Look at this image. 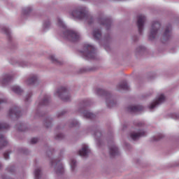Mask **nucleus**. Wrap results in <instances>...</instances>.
I'll list each match as a JSON object with an SVG mask.
<instances>
[{"mask_svg":"<svg viewBox=\"0 0 179 179\" xmlns=\"http://www.w3.org/2000/svg\"><path fill=\"white\" fill-rule=\"evenodd\" d=\"M73 17H76V19L84 20L91 24L93 22V17L89 15V13L86 11V10H73L71 13Z\"/></svg>","mask_w":179,"mask_h":179,"instance_id":"f257e3e1","label":"nucleus"},{"mask_svg":"<svg viewBox=\"0 0 179 179\" xmlns=\"http://www.w3.org/2000/svg\"><path fill=\"white\" fill-rule=\"evenodd\" d=\"M62 37L64 40L75 43V41H78L80 38V34L76 31L66 29L63 32Z\"/></svg>","mask_w":179,"mask_h":179,"instance_id":"f03ea898","label":"nucleus"},{"mask_svg":"<svg viewBox=\"0 0 179 179\" xmlns=\"http://www.w3.org/2000/svg\"><path fill=\"white\" fill-rule=\"evenodd\" d=\"M85 59H94L96 58V49L94 46L86 44L84 45V50L81 51Z\"/></svg>","mask_w":179,"mask_h":179,"instance_id":"7ed1b4c3","label":"nucleus"},{"mask_svg":"<svg viewBox=\"0 0 179 179\" xmlns=\"http://www.w3.org/2000/svg\"><path fill=\"white\" fill-rule=\"evenodd\" d=\"M55 95L59 97L61 100L63 101H71V94L69 93V91L66 87H62L59 88L56 93Z\"/></svg>","mask_w":179,"mask_h":179,"instance_id":"20e7f679","label":"nucleus"},{"mask_svg":"<svg viewBox=\"0 0 179 179\" xmlns=\"http://www.w3.org/2000/svg\"><path fill=\"white\" fill-rule=\"evenodd\" d=\"M159 29H160L159 22H155L152 23L151 26V29H150V40H153V38H156V37H157V34H159Z\"/></svg>","mask_w":179,"mask_h":179,"instance_id":"39448f33","label":"nucleus"},{"mask_svg":"<svg viewBox=\"0 0 179 179\" xmlns=\"http://www.w3.org/2000/svg\"><path fill=\"white\" fill-rule=\"evenodd\" d=\"M52 166H55V171L57 176H61L64 174V165L60 161L54 160L52 162Z\"/></svg>","mask_w":179,"mask_h":179,"instance_id":"423d86ee","label":"nucleus"},{"mask_svg":"<svg viewBox=\"0 0 179 179\" xmlns=\"http://www.w3.org/2000/svg\"><path fill=\"white\" fill-rule=\"evenodd\" d=\"M145 22H146V17H145V15H138L137 20V26L140 34H142V31H143V25L145 24Z\"/></svg>","mask_w":179,"mask_h":179,"instance_id":"0eeeda50","label":"nucleus"},{"mask_svg":"<svg viewBox=\"0 0 179 179\" xmlns=\"http://www.w3.org/2000/svg\"><path fill=\"white\" fill-rule=\"evenodd\" d=\"M164 101H166V97L164 96V95L163 94L159 95L158 99L150 104V110H153V108H155V107H157L159 104H162V103H164Z\"/></svg>","mask_w":179,"mask_h":179,"instance_id":"6e6552de","label":"nucleus"},{"mask_svg":"<svg viewBox=\"0 0 179 179\" xmlns=\"http://www.w3.org/2000/svg\"><path fill=\"white\" fill-rule=\"evenodd\" d=\"M143 110V107L141 105L138 106H134V105H130L127 107V111L129 113H139V111H142Z\"/></svg>","mask_w":179,"mask_h":179,"instance_id":"1a4fd4ad","label":"nucleus"},{"mask_svg":"<svg viewBox=\"0 0 179 179\" xmlns=\"http://www.w3.org/2000/svg\"><path fill=\"white\" fill-rule=\"evenodd\" d=\"M146 135V132L145 131H139L138 132H132L130 134V137L133 141H137L139 138H142V136H145Z\"/></svg>","mask_w":179,"mask_h":179,"instance_id":"9d476101","label":"nucleus"},{"mask_svg":"<svg viewBox=\"0 0 179 179\" xmlns=\"http://www.w3.org/2000/svg\"><path fill=\"white\" fill-rule=\"evenodd\" d=\"M79 155L82 156L83 157H86L90 153V150L89 149V147L86 145H84L81 150L78 152Z\"/></svg>","mask_w":179,"mask_h":179,"instance_id":"9b49d317","label":"nucleus"},{"mask_svg":"<svg viewBox=\"0 0 179 179\" xmlns=\"http://www.w3.org/2000/svg\"><path fill=\"white\" fill-rule=\"evenodd\" d=\"M164 40H169L171 37V25H169L166 27L163 34Z\"/></svg>","mask_w":179,"mask_h":179,"instance_id":"f8f14e48","label":"nucleus"},{"mask_svg":"<svg viewBox=\"0 0 179 179\" xmlns=\"http://www.w3.org/2000/svg\"><path fill=\"white\" fill-rule=\"evenodd\" d=\"M21 113L22 112H20V110H19L18 107H14L9 110L8 114H9L10 117H12V115H15V117H20Z\"/></svg>","mask_w":179,"mask_h":179,"instance_id":"ddd939ff","label":"nucleus"},{"mask_svg":"<svg viewBox=\"0 0 179 179\" xmlns=\"http://www.w3.org/2000/svg\"><path fill=\"white\" fill-rule=\"evenodd\" d=\"M99 22L101 24L106 26V29H108L111 26V20L108 18H99Z\"/></svg>","mask_w":179,"mask_h":179,"instance_id":"4468645a","label":"nucleus"},{"mask_svg":"<svg viewBox=\"0 0 179 179\" xmlns=\"http://www.w3.org/2000/svg\"><path fill=\"white\" fill-rule=\"evenodd\" d=\"M37 81H38L37 76H32L28 80H27L26 83L27 85H36L37 83Z\"/></svg>","mask_w":179,"mask_h":179,"instance_id":"2eb2a0df","label":"nucleus"},{"mask_svg":"<svg viewBox=\"0 0 179 179\" xmlns=\"http://www.w3.org/2000/svg\"><path fill=\"white\" fill-rule=\"evenodd\" d=\"M106 105L107 107L111 108V107H114V106H115V101L113 100V98H111V96H108L106 98Z\"/></svg>","mask_w":179,"mask_h":179,"instance_id":"dca6fc26","label":"nucleus"},{"mask_svg":"<svg viewBox=\"0 0 179 179\" xmlns=\"http://www.w3.org/2000/svg\"><path fill=\"white\" fill-rule=\"evenodd\" d=\"M110 156H117L118 155V148L115 145H112L109 148Z\"/></svg>","mask_w":179,"mask_h":179,"instance_id":"f3484780","label":"nucleus"},{"mask_svg":"<svg viewBox=\"0 0 179 179\" xmlns=\"http://www.w3.org/2000/svg\"><path fill=\"white\" fill-rule=\"evenodd\" d=\"M11 80H12V76L9 75H6L4 76V78L1 80V85H3V86H5V85H8V83H9V82H10Z\"/></svg>","mask_w":179,"mask_h":179,"instance_id":"a211bd4d","label":"nucleus"},{"mask_svg":"<svg viewBox=\"0 0 179 179\" xmlns=\"http://www.w3.org/2000/svg\"><path fill=\"white\" fill-rule=\"evenodd\" d=\"M8 145V141L5 137L0 134V149H2V147L6 146Z\"/></svg>","mask_w":179,"mask_h":179,"instance_id":"6ab92c4d","label":"nucleus"},{"mask_svg":"<svg viewBox=\"0 0 179 179\" xmlns=\"http://www.w3.org/2000/svg\"><path fill=\"white\" fill-rule=\"evenodd\" d=\"M119 89H122L123 90H128L129 89V86L126 81H123L118 85Z\"/></svg>","mask_w":179,"mask_h":179,"instance_id":"aec40b11","label":"nucleus"},{"mask_svg":"<svg viewBox=\"0 0 179 179\" xmlns=\"http://www.w3.org/2000/svg\"><path fill=\"white\" fill-rule=\"evenodd\" d=\"M93 36L94 38H96V40H99V38H101V31H100V29H95L93 31Z\"/></svg>","mask_w":179,"mask_h":179,"instance_id":"412c9836","label":"nucleus"},{"mask_svg":"<svg viewBox=\"0 0 179 179\" xmlns=\"http://www.w3.org/2000/svg\"><path fill=\"white\" fill-rule=\"evenodd\" d=\"M12 90L13 92H14V93H16L17 94H20L23 92V90L17 85L13 86Z\"/></svg>","mask_w":179,"mask_h":179,"instance_id":"4be33fe9","label":"nucleus"},{"mask_svg":"<svg viewBox=\"0 0 179 179\" xmlns=\"http://www.w3.org/2000/svg\"><path fill=\"white\" fill-rule=\"evenodd\" d=\"M48 103H50V96L48 95H45L41 103H40V106H47Z\"/></svg>","mask_w":179,"mask_h":179,"instance_id":"5701e85b","label":"nucleus"},{"mask_svg":"<svg viewBox=\"0 0 179 179\" xmlns=\"http://www.w3.org/2000/svg\"><path fill=\"white\" fill-rule=\"evenodd\" d=\"M34 176L35 179H40V177H41V169H40L39 168L35 169Z\"/></svg>","mask_w":179,"mask_h":179,"instance_id":"b1692460","label":"nucleus"},{"mask_svg":"<svg viewBox=\"0 0 179 179\" xmlns=\"http://www.w3.org/2000/svg\"><path fill=\"white\" fill-rule=\"evenodd\" d=\"M83 115L85 117V118H93V117H94V115L87 110H85L83 112Z\"/></svg>","mask_w":179,"mask_h":179,"instance_id":"393cba45","label":"nucleus"},{"mask_svg":"<svg viewBox=\"0 0 179 179\" xmlns=\"http://www.w3.org/2000/svg\"><path fill=\"white\" fill-rule=\"evenodd\" d=\"M9 128V124L6 123H0V131H5Z\"/></svg>","mask_w":179,"mask_h":179,"instance_id":"a878e982","label":"nucleus"},{"mask_svg":"<svg viewBox=\"0 0 179 179\" xmlns=\"http://www.w3.org/2000/svg\"><path fill=\"white\" fill-rule=\"evenodd\" d=\"M57 24L60 27H63V29H66V27L65 26V24L62 21V20H61V18L57 19Z\"/></svg>","mask_w":179,"mask_h":179,"instance_id":"bb28decb","label":"nucleus"},{"mask_svg":"<svg viewBox=\"0 0 179 179\" xmlns=\"http://www.w3.org/2000/svg\"><path fill=\"white\" fill-rule=\"evenodd\" d=\"M70 166H71V169L72 171H73V170H75V167H76V160L71 159Z\"/></svg>","mask_w":179,"mask_h":179,"instance_id":"cd10ccee","label":"nucleus"},{"mask_svg":"<svg viewBox=\"0 0 179 179\" xmlns=\"http://www.w3.org/2000/svg\"><path fill=\"white\" fill-rule=\"evenodd\" d=\"M50 61H52V62H54L55 64L59 63V61H58V59L57 58H55V55H51L50 57Z\"/></svg>","mask_w":179,"mask_h":179,"instance_id":"c85d7f7f","label":"nucleus"},{"mask_svg":"<svg viewBox=\"0 0 179 179\" xmlns=\"http://www.w3.org/2000/svg\"><path fill=\"white\" fill-rule=\"evenodd\" d=\"M50 27V22L47 21L43 24V29L45 30L46 29H48Z\"/></svg>","mask_w":179,"mask_h":179,"instance_id":"c756f323","label":"nucleus"},{"mask_svg":"<svg viewBox=\"0 0 179 179\" xmlns=\"http://www.w3.org/2000/svg\"><path fill=\"white\" fill-rule=\"evenodd\" d=\"M38 142V138H31V143L32 145H34V143H37Z\"/></svg>","mask_w":179,"mask_h":179,"instance_id":"7c9ffc66","label":"nucleus"},{"mask_svg":"<svg viewBox=\"0 0 179 179\" xmlns=\"http://www.w3.org/2000/svg\"><path fill=\"white\" fill-rule=\"evenodd\" d=\"M9 153H10L9 151L4 152L3 156L6 160H8V159H9Z\"/></svg>","mask_w":179,"mask_h":179,"instance_id":"2f4dec72","label":"nucleus"},{"mask_svg":"<svg viewBox=\"0 0 179 179\" xmlns=\"http://www.w3.org/2000/svg\"><path fill=\"white\" fill-rule=\"evenodd\" d=\"M19 131H24V125L22 124H20V127H17Z\"/></svg>","mask_w":179,"mask_h":179,"instance_id":"473e14b6","label":"nucleus"},{"mask_svg":"<svg viewBox=\"0 0 179 179\" xmlns=\"http://www.w3.org/2000/svg\"><path fill=\"white\" fill-rule=\"evenodd\" d=\"M96 93L98 94H103L104 93V90L100 88L96 89Z\"/></svg>","mask_w":179,"mask_h":179,"instance_id":"72a5a7b5","label":"nucleus"},{"mask_svg":"<svg viewBox=\"0 0 179 179\" xmlns=\"http://www.w3.org/2000/svg\"><path fill=\"white\" fill-rule=\"evenodd\" d=\"M3 31H4V33H6L8 36H9V29L5 27V28H3Z\"/></svg>","mask_w":179,"mask_h":179,"instance_id":"f704fd0d","label":"nucleus"},{"mask_svg":"<svg viewBox=\"0 0 179 179\" xmlns=\"http://www.w3.org/2000/svg\"><path fill=\"white\" fill-rule=\"evenodd\" d=\"M27 10H29V12H30V10H31V7H27L25 10H24V13L27 14Z\"/></svg>","mask_w":179,"mask_h":179,"instance_id":"c9c22d12","label":"nucleus"},{"mask_svg":"<svg viewBox=\"0 0 179 179\" xmlns=\"http://www.w3.org/2000/svg\"><path fill=\"white\" fill-rule=\"evenodd\" d=\"M62 134H59L56 136V139H62Z\"/></svg>","mask_w":179,"mask_h":179,"instance_id":"e433bc0d","label":"nucleus"},{"mask_svg":"<svg viewBox=\"0 0 179 179\" xmlns=\"http://www.w3.org/2000/svg\"><path fill=\"white\" fill-rule=\"evenodd\" d=\"M100 135H101V133H100V131H96L95 133V136H100Z\"/></svg>","mask_w":179,"mask_h":179,"instance_id":"4c0bfd02","label":"nucleus"},{"mask_svg":"<svg viewBox=\"0 0 179 179\" xmlns=\"http://www.w3.org/2000/svg\"><path fill=\"white\" fill-rule=\"evenodd\" d=\"M2 103H6V99H0V104H2Z\"/></svg>","mask_w":179,"mask_h":179,"instance_id":"58836bf2","label":"nucleus"},{"mask_svg":"<svg viewBox=\"0 0 179 179\" xmlns=\"http://www.w3.org/2000/svg\"><path fill=\"white\" fill-rule=\"evenodd\" d=\"M29 99H30V96H28L26 98L25 101H29Z\"/></svg>","mask_w":179,"mask_h":179,"instance_id":"ea45409f","label":"nucleus"},{"mask_svg":"<svg viewBox=\"0 0 179 179\" xmlns=\"http://www.w3.org/2000/svg\"><path fill=\"white\" fill-rule=\"evenodd\" d=\"M139 48H140V51H142V50H143V48L142 47H140Z\"/></svg>","mask_w":179,"mask_h":179,"instance_id":"a19ab883","label":"nucleus"},{"mask_svg":"<svg viewBox=\"0 0 179 179\" xmlns=\"http://www.w3.org/2000/svg\"><path fill=\"white\" fill-rule=\"evenodd\" d=\"M142 126V123H138V127H141Z\"/></svg>","mask_w":179,"mask_h":179,"instance_id":"79ce46f5","label":"nucleus"},{"mask_svg":"<svg viewBox=\"0 0 179 179\" xmlns=\"http://www.w3.org/2000/svg\"><path fill=\"white\" fill-rule=\"evenodd\" d=\"M73 127H75V124H73Z\"/></svg>","mask_w":179,"mask_h":179,"instance_id":"37998d69","label":"nucleus"},{"mask_svg":"<svg viewBox=\"0 0 179 179\" xmlns=\"http://www.w3.org/2000/svg\"><path fill=\"white\" fill-rule=\"evenodd\" d=\"M162 138V136L161 137H159V139Z\"/></svg>","mask_w":179,"mask_h":179,"instance_id":"c03bdc74","label":"nucleus"},{"mask_svg":"<svg viewBox=\"0 0 179 179\" xmlns=\"http://www.w3.org/2000/svg\"><path fill=\"white\" fill-rule=\"evenodd\" d=\"M4 179H8V178H4Z\"/></svg>","mask_w":179,"mask_h":179,"instance_id":"a18cd8bd","label":"nucleus"}]
</instances>
